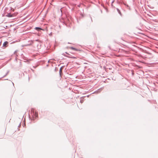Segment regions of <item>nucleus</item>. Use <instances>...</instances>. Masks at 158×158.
Listing matches in <instances>:
<instances>
[{"label": "nucleus", "mask_w": 158, "mask_h": 158, "mask_svg": "<svg viewBox=\"0 0 158 158\" xmlns=\"http://www.w3.org/2000/svg\"><path fill=\"white\" fill-rule=\"evenodd\" d=\"M31 114L32 115L33 118H36L38 116V113L37 112L35 111V112H34V111L32 110H31Z\"/></svg>", "instance_id": "nucleus-1"}, {"label": "nucleus", "mask_w": 158, "mask_h": 158, "mask_svg": "<svg viewBox=\"0 0 158 158\" xmlns=\"http://www.w3.org/2000/svg\"><path fill=\"white\" fill-rule=\"evenodd\" d=\"M15 15V14H11L10 13H8L6 15V16L8 17H14Z\"/></svg>", "instance_id": "nucleus-2"}, {"label": "nucleus", "mask_w": 158, "mask_h": 158, "mask_svg": "<svg viewBox=\"0 0 158 158\" xmlns=\"http://www.w3.org/2000/svg\"><path fill=\"white\" fill-rule=\"evenodd\" d=\"M142 46L141 45L139 44V51H140L141 52H143L144 50L141 47Z\"/></svg>", "instance_id": "nucleus-3"}, {"label": "nucleus", "mask_w": 158, "mask_h": 158, "mask_svg": "<svg viewBox=\"0 0 158 158\" xmlns=\"http://www.w3.org/2000/svg\"><path fill=\"white\" fill-rule=\"evenodd\" d=\"M8 43L7 41L5 42L3 44V46L6 47L7 46V45Z\"/></svg>", "instance_id": "nucleus-4"}, {"label": "nucleus", "mask_w": 158, "mask_h": 158, "mask_svg": "<svg viewBox=\"0 0 158 158\" xmlns=\"http://www.w3.org/2000/svg\"><path fill=\"white\" fill-rule=\"evenodd\" d=\"M140 73L139 74H142L143 73V71L141 70H139V73Z\"/></svg>", "instance_id": "nucleus-5"}, {"label": "nucleus", "mask_w": 158, "mask_h": 158, "mask_svg": "<svg viewBox=\"0 0 158 158\" xmlns=\"http://www.w3.org/2000/svg\"><path fill=\"white\" fill-rule=\"evenodd\" d=\"M35 29L38 31H39L40 30H42V29L41 28L39 27H35Z\"/></svg>", "instance_id": "nucleus-6"}, {"label": "nucleus", "mask_w": 158, "mask_h": 158, "mask_svg": "<svg viewBox=\"0 0 158 158\" xmlns=\"http://www.w3.org/2000/svg\"><path fill=\"white\" fill-rule=\"evenodd\" d=\"M70 48L72 49V50H73L74 51H77V49H76V48H75L73 47H71Z\"/></svg>", "instance_id": "nucleus-7"}, {"label": "nucleus", "mask_w": 158, "mask_h": 158, "mask_svg": "<svg viewBox=\"0 0 158 158\" xmlns=\"http://www.w3.org/2000/svg\"><path fill=\"white\" fill-rule=\"evenodd\" d=\"M62 69L61 68L60 69V71H59L60 75H61V73L62 72Z\"/></svg>", "instance_id": "nucleus-8"}, {"label": "nucleus", "mask_w": 158, "mask_h": 158, "mask_svg": "<svg viewBox=\"0 0 158 158\" xmlns=\"http://www.w3.org/2000/svg\"><path fill=\"white\" fill-rule=\"evenodd\" d=\"M117 10L118 12V13L119 14H120L121 15V12H120V10H119L118 9V8H117Z\"/></svg>", "instance_id": "nucleus-9"}, {"label": "nucleus", "mask_w": 158, "mask_h": 158, "mask_svg": "<svg viewBox=\"0 0 158 158\" xmlns=\"http://www.w3.org/2000/svg\"><path fill=\"white\" fill-rule=\"evenodd\" d=\"M70 58H76L74 57L71 56L70 57Z\"/></svg>", "instance_id": "nucleus-10"}, {"label": "nucleus", "mask_w": 158, "mask_h": 158, "mask_svg": "<svg viewBox=\"0 0 158 158\" xmlns=\"http://www.w3.org/2000/svg\"><path fill=\"white\" fill-rule=\"evenodd\" d=\"M9 73V71L7 72L6 73V74L4 76H6V75H7L8 73Z\"/></svg>", "instance_id": "nucleus-11"}, {"label": "nucleus", "mask_w": 158, "mask_h": 158, "mask_svg": "<svg viewBox=\"0 0 158 158\" xmlns=\"http://www.w3.org/2000/svg\"><path fill=\"white\" fill-rule=\"evenodd\" d=\"M103 88H102L101 89H99V90H100L101 91L103 89Z\"/></svg>", "instance_id": "nucleus-12"}, {"label": "nucleus", "mask_w": 158, "mask_h": 158, "mask_svg": "<svg viewBox=\"0 0 158 158\" xmlns=\"http://www.w3.org/2000/svg\"><path fill=\"white\" fill-rule=\"evenodd\" d=\"M33 41H34V40L31 41L32 43H31L30 45H31L33 43Z\"/></svg>", "instance_id": "nucleus-13"}, {"label": "nucleus", "mask_w": 158, "mask_h": 158, "mask_svg": "<svg viewBox=\"0 0 158 158\" xmlns=\"http://www.w3.org/2000/svg\"><path fill=\"white\" fill-rule=\"evenodd\" d=\"M142 66H139V68H142Z\"/></svg>", "instance_id": "nucleus-14"}, {"label": "nucleus", "mask_w": 158, "mask_h": 158, "mask_svg": "<svg viewBox=\"0 0 158 158\" xmlns=\"http://www.w3.org/2000/svg\"><path fill=\"white\" fill-rule=\"evenodd\" d=\"M35 41H39V40H36Z\"/></svg>", "instance_id": "nucleus-15"}, {"label": "nucleus", "mask_w": 158, "mask_h": 158, "mask_svg": "<svg viewBox=\"0 0 158 158\" xmlns=\"http://www.w3.org/2000/svg\"><path fill=\"white\" fill-rule=\"evenodd\" d=\"M80 102L81 103H82L83 102V101H81Z\"/></svg>", "instance_id": "nucleus-16"}, {"label": "nucleus", "mask_w": 158, "mask_h": 158, "mask_svg": "<svg viewBox=\"0 0 158 158\" xmlns=\"http://www.w3.org/2000/svg\"><path fill=\"white\" fill-rule=\"evenodd\" d=\"M139 56H140V54L139 55Z\"/></svg>", "instance_id": "nucleus-17"}, {"label": "nucleus", "mask_w": 158, "mask_h": 158, "mask_svg": "<svg viewBox=\"0 0 158 158\" xmlns=\"http://www.w3.org/2000/svg\"><path fill=\"white\" fill-rule=\"evenodd\" d=\"M139 34H141V33H140V32H139Z\"/></svg>", "instance_id": "nucleus-18"}, {"label": "nucleus", "mask_w": 158, "mask_h": 158, "mask_svg": "<svg viewBox=\"0 0 158 158\" xmlns=\"http://www.w3.org/2000/svg\"><path fill=\"white\" fill-rule=\"evenodd\" d=\"M139 62H141V61H139Z\"/></svg>", "instance_id": "nucleus-19"}]
</instances>
